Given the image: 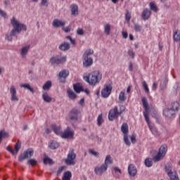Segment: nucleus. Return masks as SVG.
Segmentation results:
<instances>
[{
  "mask_svg": "<svg viewBox=\"0 0 180 180\" xmlns=\"http://www.w3.org/2000/svg\"><path fill=\"white\" fill-rule=\"evenodd\" d=\"M144 163L146 167H148V168H150L153 167V159L148 158L145 160Z\"/></svg>",
  "mask_w": 180,
  "mask_h": 180,
  "instance_id": "obj_37",
  "label": "nucleus"
},
{
  "mask_svg": "<svg viewBox=\"0 0 180 180\" xmlns=\"http://www.w3.org/2000/svg\"><path fill=\"white\" fill-rule=\"evenodd\" d=\"M128 174L129 176H136L137 175V169L134 165H129L128 167Z\"/></svg>",
  "mask_w": 180,
  "mask_h": 180,
  "instance_id": "obj_18",
  "label": "nucleus"
},
{
  "mask_svg": "<svg viewBox=\"0 0 180 180\" xmlns=\"http://www.w3.org/2000/svg\"><path fill=\"white\" fill-rule=\"evenodd\" d=\"M134 29L135 32H139L140 33V32H141V25H140V24L139 23H134Z\"/></svg>",
  "mask_w": 180,
  "mask_h": 180,
  "instance_id": "obj_48",
  "label": "nucleus"
},
{
  "mask_svg": "<svg viewBox=\"0 0 180 180\" xmlns=\"http://www.w3.org/2000/svg\"><path fill=\"white\" fill-rule=\"evenodd\" d=\"M114 171H115V174L118 173V174H122V170L120 169H119V167H114Z\"/></svg>",
  "mask_w": 180,
  "mask_h": 180,
  "instance_id": "obj_58",
  "label": "nucleus"
},
{
  "mask_svg": "<svg viewBox=\"0 0 180 180\" xmlns=\"http://www.w3.org/2000/svg\"><path fill=\"white\" fill-rule=\"evenodd\" d=\"M44 164L45 165H47V164H49V165H54V161L53 160V159L46 157L45 158H44Z\"/></svg>",
  "mask_w": 180,
  "mask_h": 180,
  "instance_id": "obj_35",
  "label": "nucleus"
},
{
  "mask_svg": "<svg viewBox=\"0 0 180 180\" xmlns=\"http://www.w3.org/2000/svg\"><path fill=\"white\" fill-rule=\"evenodd\" d=\"M128 36H129V34H127V32H122V37H123L124 39H127Z\"/></svg>",
  "mask_w": 180,
  "mask_h": 180,
  "instance_id": "obj_63",
  "label": "nucleus"
},
{
  "mask_svg": "<svg viewBox=\"0 0 180 180\" xmlns=\"http://www.w3.org/2000/svg\"><path fill=\"white\" fill-rule=\"evenodd\" d=\"M70 8L71 15L72 16H77V15H78V6H77V4H72Z\"/></svg>",
  "mask_w": 180,
  "mask_h": 180,
  "instance_id": "obj_24",
  "label": "nucleus"
},
{
  "mask_svg": "<svg viewBox=\"0 0 180 180\" xmlns=\"http://www.w3.org/2000/svg\"><path fill=\"white\" fill-rule=\"evenodd\" d=\"M7 151H9L12 154V155H16V153H15V150L12 149V146H7L6 148Z\"/></svg>",
  "mask_w": 180,
  "mask_h": 180,
  "instance_id": "obj_52",
  "label": "nucleus"
},
{
  "mask_svg": "<svg viewBox=\"0 0 180 180\" xmlns=\"http://www.w3.org/2000/svg\"><path fill=\"white\" fill-rule=\"evenodd\" d=\"M165 169L168 176L170 178V180H179L178 174H176V172H172V168L169 167V165H165Z\"/></svg>",
  "mask_w": 180,
  "mask_h": 180,
  "instance_id": "obj_8",
  "label": "nucleus"
},
{
  "mask_svg": "<svg viewBox=\"0 0 180 180\" xmlns=\"http://www.w3.org/2000/svg\"><path fill=\"white\" fill-rule=\"evenodd\" d=\"M147 113H148V112H143V116L145 117L146 122L148 124H150V118H148V115H147Z\"/></svg>",
  "mask_w": 180,
  "mask_h": 180,
  "instance_id": "obj_50",
  "label": "nucleus"
},
{
  "mask_svg": "<svg viewBox=\"0 0 180 180\" xmlns=\"http://www.w3.org/2000/svg\"><path fill=\"white\" fill-rule=\"evenodd\" d=\"M67 62V56L58 57V56H52L50 58L49 63L51 65L56 67V65H60V64H64Z\"/></svg>",
  "mask_w": 180,
  "mask_h": 180,
  "instance_id": "obj_6",
  "label": "nucleus"
},
{
  "mask_svg": "<svg viewBox=\"0 0 180 180\" xmlns=\"http://www.w3.org/2000/svg\"><path fill=\"white\" fill-rule=\"evenodd\" d=\"M11 23L13 28L11 32L6 34V40L8 41H12L13 37H16V35L20 34V32L27 30L26 25L19 22L15 17L12 18Z\"/></svg>",
  "mask_w": 180,
  "mask_h": 180,
  "instance_id": "obj_1",
  "label": "nucleus"
},
{
  "mask_svg": "<svg viewBox=\"0 0 180 180\" xmlns=\"http://www.w3.org/2000/svg\"><path fill=\"white\" fill-rule=\"evenodd\" d=\"M126 108L124 105H120V108L117 107H115L113 109L110 110L108 114V119L109 120H115L116 117H118L119 115H122Z\"/></svg>",
  "mask_w": 180,
  "mask_h": 180,
  "instance_id": "obj_3",
  "label": "nucleus"
},
{
  "mask_svg": "<svg viewBox=\"0 0 180 180\" xmlns=\"http://www.w3.org/2000/svg\"><path fill=\"white\" fill-rule=\"evenodd\" d=\"M34 155V150L33 148H28L23 153H21L18 157L19 162H23L25 160H27L28 158H32Z\"/></svg>",
  "mask_w": 180,
  "mask_h": 180,
  "instance_id": "obj_5",
  "label": "nucleus"
},
{
  "mask_svg": "<svg viewBox=\"0 0 180 180\" xmlns=\"http://www.w3.org/2000/svg\"><path fill=\"white\" fill-rule=\"evenodd\" d=\"M49 147L51 148V150H57V148L60 147V143L56 141H52L49 144Z\"/></svg>",
  "mask_w": 180,
  "mask_h": 180,
  "instance_id": "obj_28",
  "label": "nucleus"
},
{
  "mask_svg": "<svg viewBox=\"0 0 180 180\" xmlns=\"http://www.w3.org/2000/svg\"><path fill=\"white\" fill-rule=\"evenodd\" d=\"M89 153L90 154H91L92 155H94V157H97L98 158V157H99V153H98L97 151H96V150H93V149H90V150H89Z\"/></svg>",
  "mask_w": 180,
  "mask_h": 180,
  "instance_id": "obj_49",
  "label": "nucleus"
},
{
  "mask_svg": "<svg viewBox=\"0 0 180 180\" xmlns=\"http://www.w3.org/2000/svg\"><path fill=\"white\" fill-rule=\"evenodd\" d=\"M108 171V165L103 164L101 166H97L94 168V173L98 176H102L105 172Z\"/></svg>",
  "mask_w": 180,
  "mask_h": 180,
  "instance_id": "obj_9",
  "label": "nucleus"
},
{
  "mask_svg": "<svg viewBox=\"0 0 180 180\" xmlns=\"http://www.w3.org/2000/svg\"><path fill=\"white\" fill-rule=\"evenodd\" d=\"M112 87L110 85H105L104 89L101 91V95L103 98H108L112 92Z\"/></svg>",
  "mask_w": 180,
  "mask_h": 180,
  "instance_id": "obj_13",
  "label": "nucleus"
},
{
  "mask_svg": "<svg viewBox=\"0 0 180 180\" xmlns=\"http://www.w3.org/2000/svg\"><path fill=\"white\" fill-rule=\"evenodd\" d=\"M121 130H122V133L124 134V135L127 134V133H129V125H127V124H126V123L122 124V125L121 127Z\"/></svg>",
  "mask_w": 180,
  "mask_h": 180,
  "instance_id": "obj_33",
  "label": "nucleus"
},
{
  "mask_svg": "<svg viewBox=\"0 0 180 180\" xmlns=\"http://www.w3.org/2000/svg\"><path fill=\"white\" fill-rule=\"evenodd\" d=\"M163 115L165 117H175V111L174 110H171V108H167L163 110Z\"/></svg>",
  "mask_w": 180,
  "mask_h": 180,
  "instance_id": "obj_17",
  "label": "nucleus"
},
{
  "mask_svg": "<svg viewBox=\"0 0 180 180\" xmlns=\"http://www.w3.org/2000/svg\"><path fill=\"white\" fill-rule=\"evenodd\" d=\"M9 137V133L5 131H0V143L2 142V139H6Z\"/></svg>",
  "mask_w": 180,
  "mask_h": 180,
  "instance_id": "obj_32",
  "label": "nucleus"
},
{
  "mask_svg": "<svg viewBox=\"0 0 180 180\" xmlns=\"http://www.w3.org/2000/svg\"><path fill=\"white\" fill-rule=\"evenodd\" d=\"M78 115H79V110L72 108L69 112V120L77 122L78 120Z\"/></svg>",
  "mask_w": 180,
  "mask_h": 180,
  "instance_id": "obj_10",
  "label": "nucleus"
},
{
  "mask_svg": "<svg viewBox=\"0 0 180 180\" xmlns=\"http://www.w3.org/2000/svg\"><path fill=\"white\" fill-rule=\"evenodd\" d=\"M92 54H94V50L89 49L84 52L83 57H89V56H92Z\"/></svg>",
  "mask_w": 180,
  "mask_h": 180,
  "instance_id": "obj_42",
  "label": "nucleus"
},
{
  "mask_svg": "<svg viewBox=\"0 0 180 180\" xmlns=\"http://www.w3.org/2000/svg\"><path fill=\"white\" fill-rule=\"evenodd\" d=\"M178 108H179V103L178 102H174L172 103V108L170 110H174L175 113V111L178 110Z\"/></svg>",
  "mask_w": 180,
  "mask_h": 180,
  "instance_id": "obj_39",
  "label": "nucleus"
},
{
  "mask_svg": "<svg viewBox=\"0 0 180 180\" xmlns=\"http://www.w3.org/2000/svg\"><path fill=\"white\" fill-rule=\"evenodd\" d=\"M68 75H70V71L67 70H61L58 75L60 82H61L62 84H65V81Z\"/></svg>",
  "mask_w": 180,
  "mask_h": 180,
  "instance_id": "obj_11",
  "label": "nucleus"
},
{
  "mask_svg": "<svg viewBox=\"0 0 180 180\" xmlns=\"http://www.w3.org/2000/svg\"><path fill=\"white\" fill-rule=\"evenodd\" d=\"M97 124L98 126H101L102 123H103V117L102 116V114H100L97 118Z\"/></svg>",
  "mask_w": 180,
  "mask_h": 180,
  "instance_id": "obj_44",
  "label": "nucleus"
},
{
  "mask_svg": "<svg viewBox=\"0 0 180 180\" xmlns=\"http://www.w3.org/2000/svg\"><path fill=\"white\" fill-rule=\"evenodd\" d=\"M149 6L150 8V11H153V12L158 11V8H157V5H155V4L151 2L150 3Z\"/></svg>",
  "mask_w": 180,
  "mask_h": 180,
  "instance_id": "obj_41",
  "label": "nucleus"
},
{
  "mask_svg": "<svg viewBox=\"0 0 180 180\" xmlns=\"http://www.w3.org/2000/svg\"><path fill=\"white\" fill-rule=\"evenodd\" d=\"M64 168H65V166H62L58 168V172H57V176L61 175V173L63 172V171H64Z\"/></svg>",
  "mask_w": 180,
  "mask_h": 180,
  "instance_id": "obj_53",
  "label": "nucleus"
},
{
  "mask_svg": "<svg viewBox=\"0 0 180 180\" xmlns=\"http://www.w3.org/2000/svg\"><path fill=\"white\" fill-rule=\"evenodd\" d=\"M40 6H49V3L47 2V0H41Z\"/></svg>",
  "mask_w": 180,
  "mask_h": 180,
  "instance_id": "obj_55",
  "label": "nucleus"
},
{
  "mask_svg": "<svg viewBox=\"0 0 180 180\" xmlns=\"http://www.w3.org/2000/svg\"><path fill=\"white\" fill-rule=\"evenodd\" d=\"M131 141L133 144H136V143H137V140L136 139V136L132 135L131 137Z\"/></svg>",
  "mask_w": 180,
  "mask_h": 180,
  "instance_id": "obj_57",
  "label": "nucleus"
},
{
  "mask_svg": "<svg viewBox=\"0 0 180 180\" xmlns=\"http://www.w3.org/2000/svg\"><path fill=\"white\" fill-rule=\"evenodd\" d=\"M27 164H29V165H32V167L37 165V160H36V159H30L27 160Z\"/></svg>",
  "mask_w": 180,
  "mask_h": 180,
  "instance_id": "obj_43",
  "label": "nucleus"
},
{
  "mask_svg": "<svg viewBox=\"0 0 180 180\" xmlns=\"http://www.w3.org/2000/svg\"><path fill=\"white\" fill-rule=\"evenodd\" d=\"M143 87L145 90V92L146 94H149L150 93V89H148V85L147 84V82H146V81L143 82Z\"/></svg>",
  "mask_w": 180,
  "mask_h": 180,
  "instance_id": "obj_46",
  "label": "nucleus"
},
{
  "mask_svg": "<svg viewBox=\"0 0 180 180\" xmlns=\"http://www.w3.org/2000/svg\"><path fill=\"white\" fill-rule=\"evenodd\" d=\"M0 15L3 17V18H6V13L5 11H4V10H1L0 9Z\"/></svg>",
  "mask_w": 180,
  "mask_h": 180,
  "instance_id": "obj_61",
  "label": "nucleus"
},
{
  "mask_svg": "<svg viewBox=\"0 0 180 180\" xmlns=\"http://www.w3.org/2000/svg\"><path fill=\"white\" fill-rule=\"evenodd\" d=\"M110 24H106L105 26H104V30H105V34H107L108 36L109 34H110Z\"/></svg>",
  "mask_w": 180,
  "mask_h": 180,
  "instance_id": "obj_40",
  "label": "nucleus"
},
{
  "mask_svg": "<svg viewBox=\"0 0 180 180\" xmlns=\"http://www.w3.org/2000/svg\"><path fill=\"white\" fill-rule=\"evenodd\" d=\"M174 89H175L176 91H179L180 89V84L179 83H176L174 85Z\"/></svg>",
  "mask_w": 180,
  "mask_h": 180,
  "instance_id": "obj_60",
  "label": "nucleus"
},
{
  "mask_svg": "<svg viewBox=\"0 0 180 180\" xmlns=\"http://www.w3.org/2000/svg\"><path fill=\"white\" fill-rule=\"evenodd\" d=\"M10 94L11 95V101L12 102H18L19 101V97L16 96V88L15 86L11 85L10 88Z\"/></svg>",
  "mask_w": 180,
  "mask_h": 180,
  "instance_id": "obj_14",
  "label": "nucleus"
},
{
  "mask_svg": "<svg viewBox=\"0 0 180 180\" xmlns=\"http://www.w3.org/2000/svg\"><path fill=\"white\" fill-rule=\"evenodd\" d=\"M62 30H63V32H65V33H70V32H71V27L68 26V27H62Z\"/></svg>",
  "mask_w": 180,
  "mask_h": 180,
  "instance_id": "obj_51",
  "label": "nucleus"
},
{
  "mask_svg": "<svg viewBox=\"0 0 180 180\" xmlns=\"http://www.w3.org/2000/svg\"><path fill=\"white\" fill-rule=\"evenodd\" d=\"M124 141L126 146H128L129 147H130L131 143H130V140H129V136H127V134L124 135Z\"/></svg>",
  "mask_w": 180,
  "mask_h": 180,
  "instance_id": "obj_45",
  "label": "nucleus"
},
{
  "mask_svg": "<svg viewBox=\"0 0 180 180\" xmlns=\"http://www.w3.org/2000/svg\"><path fill=\"white\" fill-rule=\"evenodd\" d=\"M174 40L175 41H180V32H176L174 34Z\"/></svg>",
  "mask_w": 180,
  "mask_h": 180,
  "instance_id": "obj_47",
  "label": "nucleus"
},
{
  "mask_svg": "<svg viewBox=\"0 0 180 180\" xmlns=\"http://www.w3.org/2000/svg\"><path fill=\"white\" fill-rule=\"evenodd\" d=\"M60 137L62 139H74V131L70 130V127H68L63 132H62Z\"/></svg>",
  "mask_w": 180,
  "mask_h": 180,
  "instance_id": "obj_12",
  "label": "nucleus"
},
{
  "mask_svg": "<svg viewBox=\"0 0 180 180\" xmlns=\"http://www.w3.org/2000/svg\"><path fill=\"white\" fill-rule=\"evenodd\" d=\"M52 85L51 81L49 80L44 84L42 89H44V91H50Z\"/></svg>",
  "mask_w": 180,
  "mask_h": 180,
  "instance_id": "obj_30",
  "label": "nucleus"
},
{
  "mask_svg": "<svg viewBox=\"0 0 180 180\" xmlns=\"http://www.w3.org/2000/svg\"><path fill=\"white\" fill-rule=\"evenodd\" d=\"M29 50H30V45H27L25 46H23L21 49L20 55L22 58H25V57L27 56V53H29Z\"/></svg>",
  "mask_w": 180,
  "mask_h": 180,
  "instance_id": "obj_21",
  "label": "nucleus"
},
{
  "mask_svg": "<svg viewBox=\"0 0 180 180\" xmlns=\"http://www.w3.org/2000/svg\"><path fill=\"white\" fill-rule=\"evenodd\" d=\"M129 71H133V63L131 62H129Z\"/></svg>",
  "mask_w": 180,
  "mask_h": 180,
  "instance_id": "obj_64",
  "label": "nucleus"
},
{
  "mask_svg": "<svg viewBox=\"0 0 180 180\" xmlns=\"http://www.w3.org/2000/svg\"><path fill=\"white\" fill-rule=\"evenodd\" d=\"M113 164V160H112V156L110 155H108L105 157L104 165H107V167H109V165H112Z\"/></svg>",
  "mask_w": 180,
  "mask_h": 180,
  "instance_id": "obj_26",
  "label": "nucleus"
},
{
  "mask_svg": "<svg viewBox=\"0 0 180 180\" xmlns=\"http://www.w3.org/2000/svg\"><path fill=\"white\" fill-rule=\"evenodd\" d=\"M84 60H83V66L85 68H88V67H91L94 64V60L91 57L88 56H83Z\"/></svg>",
  "mask_w": 180,
  "mask_h": 180,
  "instance_id": "obj_16",
  "label": "nucleus"
},
{
  "mask_svg": "<svg viewBox=\"0 0 180 180\" xmlns=\"http://www.w3.org/2000/svg\"><path fill=\"white\" fill-rule=\"evenodd\" d=\"M68 95L70 99H72V101L77 99V94L71 89H68Z\"/></svg>",
  "mask_w": 180,
  "mask_h": 180,
  "instance_id": "obj_27",
  "label": "nucleus"
},
{
  "mask_svg": "<svg viewBox=\"0 0 180 180\" xmlns=\"http://www.w3.org/2000/svg\"><path fill=\"white\" fill-rule=\"evenodd\" d=\"M75 158H77V154L74 152V149H71L68 154V158L65 160V163L69 166L75 165Z\"/></svg>",
  "mask_w": 180,
  "mask_h": 180,
  "instance_id": "obj_7",
  "label": "nucleus"
},
{
  "mask_svg": "<svg viewBox=\"0 0 180 180\" xmlns=\"http://www.w3.org/2000/svg\"><path fill=\"white\" fill-rule=\"evenodd\" d=\"M84 79L92 86H95L96 84H99L102 80V73H101L99 70H95L94 72L89 74L88 76H84Z\"/></svg>",
  "mask_w": 180,
  "mask_h": 180,
  "instance_id": "obj_2",
  "label": "nucleus"
},
{
  "mask_svg": "<svg viewBox=\"0 0 180 180\" xmlns=\"http://www.w3.org/2000/svg\"><path fill=\"white\" fill-rule=\"evenodd\" d=\"M70 49H71V45L68 42H63L59 46V50H61V51H68Z\"/></svg>",
  "mask_w": 180,
  "mask_h": 180,
  "instance_id": "obj_20",
  "label": "nucleus"
},
{
  "mask_svg": "<svg viewBox=\"0 0 180 180\" xmlns=\"http://www.w3.org/2000/svg\"><path fill=\"white\" fill-rule=\"evenodd\" d=\"M71 178H72V173L70 171H67L63 174L62 180H71Z\"/></svg>",
  "mask_w": 180,
  "mask_h": 180,
  "instance_id": "obj_29",
  "label": "nucleus"
},
{
  "mask_svg": "<svg viewBox=\"0 0 180 180\" xmlns=\"http://www.w3.org/2000/svg\"><path fill=\"white\" fill-rule=\"evenodd\" d=\"M74 91L77 94H80L81 92H84V88L79 85V83L75 84L73 85Z\"/></svg>",
  "mask_w": 180,
  "mask_h": 180,
  "instance_id": "obj_25",
  "label": "nucleus"
},
{
  "mask_svg": "<svg viewBox=\"0 0 180 180\" xmlns=\"http://www.w3.org/2000/svg\"><path fill=\"white\" fill-rule=\"evenodd\" d=\"M20 86L21 88H25V89H28V91H30V92H32V94L34 93V89H33V88H32L30 86V84H20Z\"/></svg>",
  "mask_w": 180,
  "mask_h": 180,
  "instance_id": "obj_34",
  "label": "nucleus"
},
{
  "mask_svg": "<svg viewBox=\"0 0 180 180\" xmlns=\"http://www.w3.org/2000/svg\"><path fill=\"white\" fill-rule=\"evenodd\" d=\"M158 85V83L157 82H154L152 86V89L153 91H155V89H157V86Z\"/></svg>",
  "mask_w": 180,
  "mask_h": 180,
  "instance_id": "obj_62",
  "label": "nucleus"
},
{
  "mask_svg": "<svg viewBox=\"0 0 180 180\" xmlns=\"http://www.w3.org/2000/svg\"><path fill=\"white\" fill-rule=\"evenodd\" d=\"M66 23L67 22L56 18L53 20L52 26L56 28L63 27V26H65Z\"/></svg>",
  "mask_w": 180,
  "mask_h": 180,
  "instance_id": "obj_15",
  "label": "nucleus"
},
{
  "mask_svg": "<svg viewBox=\"0 0 180 180\" xmlns=\"http://www.w3.org/2000/svg\"><path fill=\"white\" fill-rule=\"evenodd\" d=\"M42 98L46 103H50V102L53 101V98H51L47 92L42 94Z\"/></svg>",
  "mask_w": 180,
  "mask_h": 180,
  "instance_id": "obj_23",
  "label": "nucleus"
},
{
  "mask_svg": "<svg viewBox=\"0 0 180 180\" xmlns=\"http://www.w3.org/2000/svg\"><path fill=\"white\" fill-rule=\"evenodd\" d=\"M127 99V97L124 95V91H121L119 95L120 102H124Z\"/></svg>",
  "mask_w": 180,
  "mask_h": 180,
  "instance_id": "obj_38",
  "label": "nucleus"
},
{
  "mask_svg": "<svg viewBox=\"0 0 180 180\" xmlns=\"http://www.w3.org/2000/svg\"><path fill=\"white\" fill-rule=\"evenodd\" d=\"M150 16H151V11H150L148 8L144 9L142 13V18L143 19V20H147L148 19H150Z\"/></svg>",
  "mask_w": 180,
  "mask_h": 180,
  "instance_id": "obj_22",
  "label": "nucleus"
},
{
  "mask_svg": "<svg viewBox=\"0 0 180 180\" xmlns=\"http://www.w3.org/2000/svg\"><path fill=\"white\" fill-rule=\"evenodd\" d=\"M51 127L53 129L54 134H57V136H60L61 134L63 133V131L61 130V127L56 124H51Z\"/></svg>",
  "mask_w": 180,
  "mask_h": 180,
  "instance_id": "obj_19",
  "label": "nucleus"
},
{
  "mask_svg": "<svg viewBox=\"0 0 180 180\" xmlns=\"http://www.w3.org/2000/svg\"><path fill=\"white\" fill-rule=\"evenodd\" d=\"M167 151L168 146H167V144L162 145L159 148L158 154L155 157H153V161L155 162H158V161H161V160H162V158L165 157Z\"/></svg>",
  "mask_w": 180,
  "mask_h": 180,
  "instance_id": "obj_4",
  "label": "nucleus"
},
{
  "mask_svg": "<svg viewBox=\"0 0 180 180\" xmlns=\"http://www.w3.org/2000/svg\"><path fill=\"white\" fill-rule=\"evenodd\" d=\"M125 19L127 22H130V20L131 19V15H130V13H129V11H127L125 15Z\"/></svg>",
  "mask_w": 180,
  "mask_h": 180,
  "instance_id": "obj_54",
  "label": "nucleus"
},
{
  "mask_svg": "<svg viewBox=\"0 0 180 180\" xmlns=\"http://www.w3.org/2000/svg\"><path fill=\"white\" fill-rule=\"evenodd\" d=\"M77 32V34H79V36H84V30L79 28Z\"/></svg>",
  "mask_w": 180,
  "mask_h": 180,
  "instance_id": "obj_59",
  "label": "nucleus"
},
{
  "mask_svg": "<svg viewBox=\"0 0 180 180\" xmlns=\"http://www.w3.org/2000/svg\"><path fill=\"white\" fill-rule=\"evenodd\" d=\"M21 147H22V143L20 141H18L17 143L14 146V148L15 150V155H16V154H18V153H19V150H20Z\"/></svg>",
  "mask_w": 180,
  "mask_h": 180,
  "instance_id": "obj_36",
  "label": "nucleus"
},
{
  "mask_svg": "<svg viewBox=\"0 0 180 180\" xmlns=\"http://www.w3.org/2000/svg\"><path fill=\"white\" fill-rule=\"evenodd\" d=\"M142 103H143V106L145 109V111L147 112H148V110H150V107H148V103L147 102V98H146L145 97L142 98Z\"/></svg>",
  "mask_w": 180,
  "mask_h": 180,
  "instance_id": "obj_31",
  "label": "nucleus"
},
{
  "mask_svg": "<svg viewBox=\"0 0 180 180\" xmlns=\"http://www.w3.org/2000/svg\"><path fill=\"white\" fill-rule=\"evenodd\" d=\"M128 54H129V57H131V58H134V56H136V54L134 53V52L132 50H129Z\"/></svg>",
  "mask_w": 180,
  "mask_h": 180,
  "instance_id": "obj_56",
  "label": "nucleus"
}]
</instances>
